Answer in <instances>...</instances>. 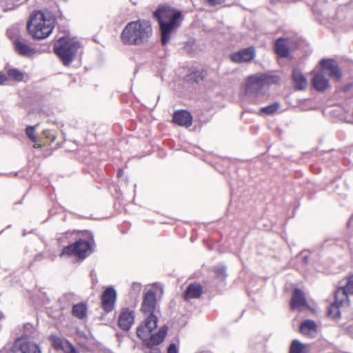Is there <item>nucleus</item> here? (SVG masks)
<instances>
[{
    "label": "nucleus",
    "mask_w": 353,
    "mask_h": 353,
    "mask_svg": "<svg viewBox=\"0 0 353 353\" xmlns=\"http://www.w3.org/2000/svg\"><path fill=\"white\" fill-rule=\"evenodd\" d=\"M50 339L53 347L57 350H62L64 353H79L68 341L62 340L57 336H51Z\"/></svg>",
    "instance_id": "14"
},
{
    "label": "nucleus",
    "mask_w": 353,
    "mask_h": 353,
    "mask_svg": "<svg viewBox=\"0 0 353 353\" xmlns=\"http://www.w3.org/2000/svg\"><path fill=\"white\" fill-rule=\"evenodd\" d=\"M54 28V19L50 15H46L41 11L32 14L28 23L30 34L37 39H45L48 37Z\"/></svg>",
    "instance_id": "3"
},
{
    "label": "nucleus",
    "mask_w": 353,
    "mask_h": 353,
    "mask_svg": "<svg viewBox=\"0 0 353 353\" xmlns=\"http://www.w3.org/2000/svg\"><path fill=\"white\" fill-rule=\"evenodd\" d=\"M172 120L177 125L188 128L192 125V117L189 112L181 110L174 112Z\"/></svg>",
    "instance_id": "17"
},
{
    "label": "nucleus",
    "mask_w": 353,
    "mask_h": 353,
    "mask_svg": "<svg viewBox=\"0 0 353 353\" xmlns=\"http://www.w3.org/2000/svg\"><path fill=\"white\" fill-rule=\"evenodd\" d=\"M14 347L20 350L22 353H41V350L38 345L25 337L16 340Z\"/></svg>",
    "instance_id": "11"
},
{
    "label": "nucleus",
    "mask_w": 353,
    "mask_h": 353,
    "mask_svg": "<svg viewBox=\"0 0 353 353\" xmlns=\"http://www.w3.org/2000/svg\"><path fill=\"white\" fill-rule=\"evenodd\" d=\"M300 332L307 337H315L317 334L316 323L312 320H305L300 326Z\"/></svg>",
    "instance_id": "19"
},
{
    "label": "nucleus",
    "mask_w": 353,
    "mask_h": 353,
    "mask_svg": "<svg viewBox=\"0 0 353 353\" xmlns=\"http://www.w3.org/2000/svg\"><path fill=\"white\" fill-rule=\"evenodd\" d=\"M349 305H350V303H338V301L336 300V297L335 296V302L330 306L328 311H327V314L330 316H331L333 319H338L339 317H340L339 307H343V306H347Z\"/></svg>",
    "instance_id": "24"
},
{
    "label": "nucleus",
    "mask_w": 353,
    "mask_h": 353,
    "mask_svg": "<svg viewBox=\"0 0 353 353\" xmlns=\"http://www.w3.org/2000/svg\"><path fill=\"white\" fill-rule=\"evenodd\" d=\"M279 108V103H274L266 107L261 108L260 112L265 114H272L276 112Z\"/></svg>",
    "instance_id": "29"
},
{
    "label": "nucleus",
    "mask_w": 353,
    "mask_h": 353,
    "mask_svg": "<svg viewBox=\"0 0 353 353\" xmlns=\"http://www.w3.org/2000/svg\"><path fill=\"white\" fill-rule=\"evenodd\" d=\"M267 80L265 76L257 74L248 78L245 85V93L249 97H259L264 94Z\"/></svg>",
    "instance_id": "6"
},
{
    "label": "nucleus",
    "mask_w": 353,
    "mask_h": 353,
    "mask_svg": "<svg viewBox=\"0 0 353 353\" xmlns=\"http://www.w3.org/2000/svg\"><path fill=\"white\" fill-rule=\"evenodd\" d=\"M26 134L28 137L34 143V148H41V145L39 143H37V138L34 133V128L32 126H29L26 128Z\"/></svg>",
    "instance_id": "28"
},
{
    "label": "nucleus",
    "mask_w": 353,
    "mask_h": 353,
    "mask_svg": "<svg viewBox=\"0 0 353 353\" xmlns=\"http://www.w3.org/2000/svg\"><path fill=\"white\" fill-rule=\"evenodd\" d=\"M7 79V77L4 74L0 72V85L5 83Z\"/></svg>",
    "instance_id": "34"
},
{
    "label": "nucleus",
    "mask_w": 353,
    "mask_h": 353,
    "mask_svg": "<svg viewBox=\"0 0 353 353\" xmlns=\"http://www.w3.org/2000/svg\"><path fill=\"white\" fill-rule=\"evenodd\" d=\"M90 251V244L85 241H78L74 244L65 248L61 253L62 255H74L80 258H85Z\"/></svg>",
    "instance_id": "8"
},
{
    "label": "nucleus",
    "mask_w": 353,
    "mask_h": 353,
    "mask_svg": "<svg viewBox=\"0 0 353 353\" xmlns=\"http://www.w3.org/2000/svg\"><path fill=\"white\" fill-rule=\"evenodd\" d=\"M132 288V290L135 291L137 294H139L141 290V285L139 283H134Z\"/></svg>",
    "instance_id": "33"
},
{
    "label": "nucleus",
    "mask_w": 353,
    "mask_h": 353,
    "mask_svg": "<svg viewBox=\"0 0 353 353\" xmlns=\"http://www.w3.org/2000/svg\"><path fill=\"white\" fill-rule=\"evenodd\" d=\"M134 319L133 311L128 308H123L119 316V325L123 330H128L132 325Z\"/></svg>",
    "instance_id": "15"
},
{
    "label": "nucleus",
    "mask_w": 353,
    "mask_h": 353,
    "mask_svg": "<svg viewBox=\"0 0 353 353\" xmlns=\"http://www.w3.org/2000/svg\"><path fill=\"white\" fill-rule=\"evenodd\" d=\"M14 44L16 51L21 55L31 57L39 52L38 50L30 48L25 43L19 40L14 41Z\"/></svg>",
    "instance_id": "21"
},
{
    "label": "nucleus",
    "mask_w": 353,
    "mask_h": 353,
    "mask_svg": "<svg viewBox=\"0 0 353 353\" xmlns=\"http://www.w3.org/2000/svg\"><path fill=\"white\" fill-rule=\"evenodd\" d=\"M290 353H310V349L307 345L294 340L291 344Z\"/></svg>",
    "instance_id": "25"
},
{
    "label": "nucleus",
    "mask_w": 353,
    "mask_h": 353,
    "mask_svg": "<svg viewBox=\"0 0 353 353\" xmlns=\"http://www.w3.org/2000/svg\"><path fill=\"white\" fill-rule=\"evenodd\" d=\"M312 84L315 89L323 91L329 87V81L324 76V73L315 69L313 70Z\"/></svg>",
    "instance_id": "16"
},
{
    "label": "nucleus",
    "mask_w": 353,
    "mask_h": 353,
    "mask_svg": "<svg viewBox=\"0 0 353 353\" xmlns=\"http://www.w3.org/2000/svg\"><path fill=\"white\" fill-rule=\"evenodd\" d=\"M208 3L210 6H216L224 2V0H208Z\"/></svg>",
    "instance_id": "30"
},
{
    "label": "nucleus",
    "mask_w": 353,
    "mask_h": 353,
    "mask_svg": "<svg viewBox=\"0 0 353 353\" xmlns=\"http://www.w3.org/2000/svg\"><path fill=\"white\" fill-rule=\"evenodd\" d=\"M168 353H178L176 346L174 344H171L168 349Z\"/></svg>",
    "instance_id": "31"
},
{
    "label": "nucleus",
    "mask_w": 353,
    "mask_h": 353,
    "mask_svg": "<svg viewBox=\"0 0 353 353\" xmlns=\"http://www.w3.org/2000/svg\"><path fill=\"white\" fill-rule=\"evenodd\" d=\"M203 292V288L201 285L198 283L190 284L185 291V299L199 298Z\"/></svg>",
    "instance_id": "22"
},
{
    "label": "nucleus",
    "mask_w": 353,
    "mask_h": 353,
    "mask_svg": "<svg viewBox=\"0 0 353 353\" xmlns=\"http://www.w3.org/2000/svg\"><path fill=\"white\" fill-rule=\"evenodd\" d=\"M353 294V275L349 276L345 285L336 290V297L338 303H350L348 296Z\"/></svg>",
    "instance_id": "10"
},
{
    "label": "nucleus",
    "mask_w": 353,
    "mask_h": 353,
    "mask_svg": "<svg viewBox=\"0 0 353 353\" xmlns=\"http://www.w3.org/2000/svg\"><path fill=\"white\" fill-rule=\"evenodd\" d=\"M117 299V292L114 288L110 287L103 293L101 297L102 307L106 312H110L114 307Z\"/></svg>",
    "instance_id": "13"
},
{
    "label": "nucleus",
    "mask_w": 353,
    "mask_h": 353,
    "mask_svg": "<svg viewBox=\"0 0 353 353\" xmlns=\"http://www.w3.org/2000/svg\"><path fill=\"white\" fill-rule=\"evenodd\" d=\"M157 327V317L156 316H146L144 323L137 327V335L143 341H147L148 345H159L164 340L167 334V328L163 327L157 333L153 334V330Z\"/></svg>",
    "instance_id": "4"
},
{
    "label": "nucleus",
    "mask_w": 353,
    "mask_h": 353,
    "mask_svg": "<svg viewBox=\"0 0 353 353\" xmlns=\"http://www.w3.org/2000/svg\"><path fill=\"white\" fill-rule=\"evenodd\" d=\"M7 74L10 79L17 81H21L24 79V73L14 68L8 70Z\"/></svg>",
    "instance_id": "27"
},
{
    "label": "nucleus",
    "mask_w": 353,
    "mask_h": 353,
    "mask_svg": "<svg viewBox=\"0 0 353 353\" xmlns=\"http://www.w3.org/2000/svg\"><path fill=\"white\" fill-rule=\"evenodd\" d=\"M154 16L159 23L161 41L165 45L168 43L172 34L180 26L181 12L169 6L162 5L154 12Z\"/></svg>",
    "instance_id": "2"
},
{
    "label": "nucleus",
    "mask_w": 353,
    "mask_h": 353,
    "mask_svg": "<svg viewBox=\"0 0 353 353\" xmlns=\"http://www.w3.org/2000/svg\"><path fill=\"white\" fill-rule=\"evenodd\" d=\"M256 57V51L253 47H249L238 52L232 53L230 60L236 63H246L252 61Z\"/></svg>",
    "instance_id": "9"
},
{
    "label": "nucleus",
    "mask_w": 353,
    "mask_h": 353,
    "mask_svg": "<svg viewBox=\"0 0 353 353\" xmlns=\"http://www.w3.org/2000/svg\"><path fill=\"white\" fill-rule=\"evenodd\" d=\"M87 314V307L84 303H78L73 306L72 314L79 319H83Z\"/></svg>",
    "instance_id": "26"
},
{
    "label": "nucleus",
    "mask_w": 353,
    "mask_h": 353,
    "mask_svg": "<svg viewBox=\"0 0 353 353\" xmlns=\"http://www.w3.org/2000/svg\"><path fill=\"white\" fill-rule=\"evenodd\" d=\"M303 306H307V302L303 293L300 290L296 289L294 291L292 300L291 307L294 309H299Z\"/></svg>",
    "instance_id": "20"
},
{
    "label": "nucleus",
    "mask_w": 353,
    "mask_h": 353,
    "mask_svg": "<svg viewBox=\"0 0 353 353\" xmlns=\"http://www.w3.org/2000/svg\"><path fill=\"white\" fill-rule=\"evenodd\" d=\"M79 48V43L68 36L61 37L54 45L56 54L65 65H68L74 59Z\"/></svg>",
    "instance_id": "5"
},
{
    "label": "nucleus",
    "mask_w": 353,
    "mask_h": 353,
    "mask_svg": "<svg viewBox=\"0 0 353 353\" xmlns=\"http://www.w3.org/2000/svg\"><path fill=\"white\" fill-rule=\"evenodd\" d=\"M292 79L294 86L296 90H304L308 85L307 80L302 72L298 69L294 68L292 72Z\"/></svg>",
    "instance_id": "18"
},
{
    "label": "nucleus",
    "mask_w": 353,
    "mask_h": 353,
    "mask_svg": "<svg viewBox=\"0 0 353 353\" xmlns=\"http://www.w3.org/2000/svg\"><path fill=\"white\" fill-rule=\"evenodd\" d=\"M162 293V288L159 285L153 286L152 289L148 290L144 294L141 305V311L147 317L155 316L154 312L157 309L156 294Z\"/></svg>",
    "instance_id": "7"
},
{
    "label": "nucleus",
    "mask_w": 353,
    "mask_h": 353,
    "mask_svg": "<svg viewBox=\"0 0 353 353\" xmlns=\"http://www.w3.org/2000/svg\"><path fill=\"white\" fill-rule=\"evenodd\" d=\"M288 41L281 38L276 40L275 43V50L278 55L282 57L288 56L289 50L288 48Z\"/></svg>",
    "instance_id": "23"
},
{
    "label": "nucleus",
    "mask_w": 353,
    "mask_h": 353,
    "mask_svg": "<svg viewBox=\"0 0 353 353\" xmlns=\"http://www.w3.org/2000/svg\"><path fill=\"white\" fill-rule=\"evenodd\" d=\"M3 316L2 313L0 312V319H1L3 318Z\"/></svg>",
    "instance_id": "35"
},
{
    "label": "nucleus",
    "mask_w": 353,
    "mask_h": 353,
    "mask_svg": "<svg viewBox=\"0 0 353 353\" xmlns=\"http://www.w3.org/2000/svg\"><path fill=\"white\" fill-rule=\"evenodd\" d=\"M321 69L323 73L327 72L329 76L336 79H340L341 72L335 61L332 59H323L320 62Z\"/></svg>",
    "instance_id": "12"
},
{
    "label": "nucleus",
    "mask_w": 353,
    "mask_h": 353,
    "mask_svg": "<svg viewBox=\"0 0 353 353\" xmlns=\"http://www.w3.org/2000/svg\"><path fill=\"white\" fill-rule=\"evenodd\" d=\"M216 274L219 277H225V270L224 268L216 271Z\"/></svg>",
    "instance_id": "32"
},
{
    "label": "nucleus",
    "mask_w": 353,
    "mask_h": 353,
    "mask_svg": "<svg viewBox=\"0 0 353 353\" xmlns=\"http://www.w3.org/2000/svg\"><path fill=\"white\" fill-rule=\"evenodd\" d=\"M153 30L149 21L139 19L128 23L121 34L123 44L141 46L147 43L152 36Z\"/></svg>",
    "instance_id": "1"
}]
</instances>
